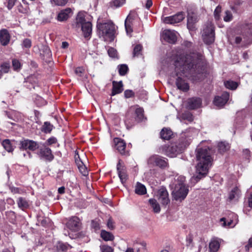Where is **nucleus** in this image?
<instances>
[{"label": "nucleus", "mask_w": 252, "mask_h": 252, "mask_svg": "<svg viewBox=\"0 0 252 252\" xmlns=\"http://www.w3.org/2000/svg\"><path fill=\"white\" fill-rule=\"evenodd\" d=\"M175 72L177 77L175 84L177 88L183 92H187L189 86L184 79L193 76L199 59L195 54L177 55L174 59Z\"/></svg>", "instance_id": "obj_1"}, {"label": "nucleus", "mask_w": 252, "mask_h": 252, "mask_svg": "<svg viewBox=\"0 0 252 252\" xmlns=\"http://www.w3.org/2000/svg\"><path fill=\"white\" fill-rule=\"evenodd\" d=\"M212 154V151L209 148H199L197 150L196 157L197 163L195 166L196 175L193 176L196 182L207 175L213 161Z\"/></svg>", "instance_id": "obj_2"}, {"label": "nucleus", "mask_w": 252, "mask_h": 252, "mask_svg": "<svg viewBox=\"0 0 252 252\" xmlns=\"http://www.w3.org/2000/svg\"><path fill=\"white\" fill-rule=\"evenodd\" d=\"M186 178L182 175H176L172 185V195L174 200L182 202L187 197L189 190L185 184Z\"/></svg>", "instance_id": "obj_3"}, {"label": "nucleus", "mask_w": 252, "mask_h": 252, "mask_svg": "<svg viewBox=\"0 0 252 252\" xmlns=\"http://www.w3.org/2000/svg\"><path fill=\"white\" fill-rule=\"evenodd\" d=\"M189 142L184 143L181 139L179 142L171 143L169 145L162 146L160 150L161 153L170 158H174L183 152Z\"/></svg>", "instance_id": "obj_4"}, {"label": "nucleus", "mask_w": 252, "mask_h": 252, "mask_svg": "<svg viewBox=\"0 0 252 252\" xmlns=\"http://www.w3.org/2000/svg\"><path fill=\"white\" fill-rule=\"evenodd\" d=\"M97 28L99 35L104 40H113L114 39L117 27L112 22L98 23Z\"/></svg>", "instance_id": "obj_5"}, {"label": "nucleus", "mask_w": 252, "mask_h": 252, "mask_svg": "<svg viewBox=\"0 0 252 252\" xmlns=\"http://www.w3.org/2000/svg\"><path fill=\"white\" fill-rule=\"evenodd\" d=\"M76 27H81L84 36L85 38L89 37L92 32V25L90 22H87L85 18V14L82 12H79L76 18Z\"/></svg>", "instance_id": "obj_6"}, {"label": "nucleus", "mask_w": 252, "mask_h": 252, "mask_svg": "<svg viewBox=\"0 0 252 252\" xmlns=\"http://www.w3.org/2000/svg\"><path fill=\"white\" fill-rule=\"evenodd\" d=\"M202 38L207 44H211L215 41V28L211 22H208L203 29Z\"/></svg>", "instance_id": "obj_7"}, {"label": "nucleus", "mask_w": 252, "mask_h": 252, "mask_svg": "<svg viewBox=\"0 0 252 252\" xmlns=\"http://www.w3.org/2000/svg\"><path fill=\"white\" fill-rule=\"evenodd\" d=\"M147 163L151 166H157L162 169L168 166V159L157 155L150 157L147 160Z\"/></svg>", "instance_id": "obj_8"}, {"label": "nucleus", "mask_w": 252, "mask_h": 252, "mask_svg": "<svg viewBox=\"0 0 252 252\" xmlns=\"http://www.w3.org/2000/svg\"><path fill=\"white\" fill-rule=\"evenodd\" d=\"M39 151L37 155L41 159L51 161L54 158L52 150L46 146L43 145L42 147L39 146Z\"/></svg>", "instance_id": "obj_9"}, {"label": "nucleus", "mask_w": 252, "mask_h": 252, "mask_svg": "<svg viewBox=\"0 0 252 252\" xmlns=\"http://www.w3.org/2000/svg\"><path fill=\"white\" fill-rule=\"evenodd\" d=\"M220 221L222 222L223 226L233 227L238 222V216L236 214L230 212L227 218H222Z\"/></svg>", "instance_id": "obj_10"}, {"label": "nucleus", "mask_w": 252, "mask_h": 252, "mask_svg": "<svg viewBox=\"0 0 252 252\" xmlns=\"http://www.w3.org/2000/svg\"><path fill=\"white\" fill-rule=\"evenodd\" d=\"M20 150H29L34 151L39 148L38 144L33 140L24 139L20 142Z\"/></svg>", "instance_id": "obj_11"}, {"label": "nucleus", "mask_w": 252, "mask_h": 252, "mask_svg": "<svg viewBox=\"0 0 252 252\" xmlns=\"http://www.w3.org/2000/svg\"><path fill=\"white\" fill-rule=\"evenodd\" d=\"M177 32L173 30H165L162 32V37L167 42L174 44L177 41Z\"/></svg>", "instance_id": "obj_12"}, {"label": "nucleus", "mask_w": 252, "mask_h": 252, "mask_svg": "<svg viewBox=\"0 0 252 252\" xmlns=\"http://www.w3.org/2000/svg\"><path fill=\"white\" fill-rule=\"evenodd\" d=\"M184 18V13L180 12L174 15L165 17L163 22L167 24H174L181 22Z\"/></svg>", "instance_id": "obj_13"}, {"label": "nucleus", "mask_w": 252, "mask_h": 252, "mask_svg": "<svg viewBox=\"0 0 252 252\" xmlns=\"http://www.w3.org/2000/svg\"><path fill=\"white\" fill-rule=\"evenodd\" d=\"M158 201L163 205H166L170 202L168 192L166 189L164 187H161L158 191Z\"/></svg>", "instance_id": "obj_14"}, {"label": "nucleus", "mask_w": 252, "mask_h": 252, "mask_svg": "<svg viewBox=\"0 0 252 252\" xmlns=\"http://www.w3.org/2000/svg\"><path fill=\"white\" fill-rule=\"evenodd\" d=\"M117 170L121 182L124 184L127 180L126 167L122 160L119 159L117 164Z\"/></svg>", "instance_id": "obj_15"}, {"label": "nucleus", "mask_w": 252, "mask_h": 252, "mask_svg": "<svg viewBox=\"0 0 252 252\" xmlns=\"http://www.w3.org/2000/svg\"><path fill=\"white\" fill-rule=\"evenodd\" d=\"M241 196V191L240 189L237 187H235L229 192L227 201L230 202H236Z\"/></svg>", "instance_id": "obj_16"}, {"label": "nucleus", "mask_w": 252, "mask_h": 252, "mask_svg": "<svg viewBox=\"0 0 252 252\" xmlns=\"http://www.w3.org/2000/svg\"><path fill=\"white\" fill-rule=\"evenodd\" d=\"M229 94L224 92L220 96H216L214 100V104L218 107H222L227 102L229 99Z\"/></svg>", "instance_id": "obj_17"}, {"label": "nucleus", "mask_w": 252, "mask_h": 252, "mask_svg": "<svg viewBox=\"0 0 252 252\" xmlns=\"http://www.w3.org/2000/svg\"><path fill=\"white\" fill-rule=\"evenodd\" d=\"M198 17L194 13L189 14L188 16L187 27L189 31H194L196 29V24Z\"/></svg>", "instance_id": "obj_18"}, {"label": "nucleus", "mask_w": 252, "mask_h": 252, "mask_svg": "<svg viewBox=\"0 0 252 252\" xmlns=\"http://www.w3.org/2000/svg\"><path fill=\"white\" fill-rule=\"evenodd\" d=\"M202 100L199 97H192L188 99L187 107L189 109H195L200 107Z\"/></svg>", "instance_id": "obj_19"}, {"label": "nucleus", "mask_w": 252, "mask_h": 252, "mask_svg": "<svg viewBox=\"0 0 252 252\" xmlns=\"http://www.w3.org/2000/svg\"><path fill=\"white\" fill-rule=\"evenodd\" d=\"M66 226L72 231H77L80 226L79 219L76 217H72L67 222Z\"/></svg>", "instance_id": "obj_20"}, {"label": "nucleus", "mask_w": 252, "mask_h": 252, "mask_svg": "<svg viewBox=\"0 0 252 252\" xmlns=\"http://www.w3.org/2000/svg\"><path fill=\"white\" fill-rule=\"evenodd\" d=\"M114 142L115 143L116 148L118 151V152L122 155H126V143L124 140L117 138L114 139Z\"/></svg>", "instance_id": "obj_21"}, {"label": "nucleus", "mask_w": 252, "mask_h": 252, "mask_svg": "<svg viewBox=\"0 0 252 252\" xmlns=\"http://www.w3.org/2000/svg\"><path fill=\"white\" fill-rule=\"evenodd\" d=\"M134 19V16L129 14L125 20V26L127 34H130L133 32L132 25L133 24Z\"/></svg>", "instance_id": "obj_22"}, {"label": "nucleus", "mask_w": 252, "mask_h": 252, "mask_svg": "<svg viewBox=\"0 0 252 252\" xmlns=\"http://www.w3.org/2000/svg\"><path fill=\"white\" fill-rule=\"evenodd\" d=\"M10 34L6 29L0 31V42L3 46L7 45L10 41Z\"/></svg>", "instance_id": "obj_23"}, {"label": "nucleus", "mask_w": 252, "mask_h": 252, "mask_svg": "<svg viewBox=\"0 0 252 252\" xmlns=\"http://www.w3.org/2000/svg\"><path fill=\"white\" fill-rule=\"evenodd\" d=\"M221 240L215 238L211 239L209 243V248L210 252H217L220 247Z\"/></svg>", "instance_id": "obj_24"}, {"label": "nucleus", "mask_w": 252, "mask_h": 252, "mask_svg": "<svg viewBox=\"0 0 252 252\" xmlns=\"http://www.w3.org/2000/svg\"><path fill=\"white\" fill-rule=\"evenodd\" d=\"M135 111V113L136 114L135 120L137 122H140L143 120L144 119V110L142 108L138 107L136 109L133 106H132L130 108L129 112L130 111Z\"/></svg>", "instance_id": "obj_25"}, {"label": "nucleus", "mask_w": 252, "mask_h": 252, "mask_svg": "<svg viewBox=\"0 0 252 252\" xmlns=\"http://www.w3.org/2000/svg\"><path fill=\"white\" fill-rule=\"evenodd\" d=\"M71 12V9L69 8H67L64 10H62L58 15L57 19L60 22L66 21L69 17V14Z\"/></svg>", "instance_id": "obj_26"}, {"label": "nucleus", "mask_w": 252, "mask_h": 252, "mask_svg": "<svg viewBox=\"0 0 252 252\" xmlns=\"http://www.w3.org/2000/svg\"><path fill=\"white\" fill-rule=\"evenodd\" d=\"M113 84V89L112 95H114L116 94H120L123 91V85L122 81H120L117 82L116 81H114L112 83Z\"/></svg>", "instance_id": "obj_27"}, {"label": "nucleus", "mask_w": 252, "mask_h": 252, "mask_svg": "<svg viewBox=\"0 0 252 252\" xmlns=\"http://www.w3.org/2000/svg\"><path fill=\"white\" fill-rule=\"evenodd\" d=\"M173 135V132L168 128H163L160 131V138L164 140H168L170 139Z\"/></svg>", "instance_id": "obj_28"}, {"label": "nucleus", "mask_w": 252, "mask_h": 252, "mask_svg": "<svg viewBox=\"0 0 252 252\" xmlns=\"http://www.w3.org/2000/svg\"><path fill=\"white\" fill-rule=\"evenodd\" d=\"M135 192L137 194L142 195L147 193L145 186L140 182H137L135 187Z\"/></svg>", "instance_id": "obj_29"}, {"label": "nucleus", "mask_w": 252, "mask_h": 252, "mask_svg": "<svg viewBox=\"0 0 252 252\" xmlns=\"http://www.w3.org/2000/svg\"><path fill=\"white\" fill-rule=\"evenodd\" d=\"M17 203L19 208L22 210L28 208L29 206V202L25 198L20 197L17 200Z\"/></svg>", "instance_id": "obj_30"}, {"label": "nucleus", "mask_w": 252, "mask_h": 252, "mask_svg": "<svg viewBox=\"0 0 252 252\" xmlns=\"http://www.w3.org/2000/svg\"><path fill=\"white\" fill-rule=\"evenodd\" d=\"M218 148L220 153H224L229 149L230 146L228 143L220 142L218 143Z\"/></svg>", "instance_id": "obj_31"}, {"label": "nucleus", "mask_w": 252, "mask_h": 252, "mask_svg": "<svg viewBox=\"0 0 252 252\" xmlns=\"http://www.w3.org/2000/svg\"><path fill=\"white\" fill-rule=\"evenodd\" d=\"M100 235L101 238L105 241H112L114 239V236L111 233L104 230L101 231Z\"/></svg>", "instance_id": "obj_32"}, {"label": "nucleus", "mask_w": 252, "mask_h": 252, "mask_svg": "<svg viewBox=\"0 0 252 252\" xmlns=\"http://www.w3.org/2000/svg\"><path fill=\"white\" fill-rule=\"evenodd\" d=\"M149 203L153 209L155 213H159L160 211V208L157 201L155 199H150Z\"/></svg>", "instance_id": "obj_33"}, {"label": "nucleus", "mask_w": 252, "mask_h": 252, "mask_svg": "<svg viewBox=\"0 0 252 252\" xmlns=\"http://www.w3.org/2000/svg\"><path fill=\"white\" fill-rule=\"evenodd\" d=\"M69 246L67 244H64L61 242H59L56 244L55 247H56L57 252H64L68 249Z\"/></svg>", "instance_id": "obj_34"}, {"label": "nucleus", "mask_w": 252, "mask_h": 252, "mask_svg": "<svg viewBox=\"0 0 252 252\" xmlns=\"http://www.w3.org/2000/svg\"><path fill=\"white\" fill-rule=\"evenodd\" d=\"M78 168L80 173L84 176L88 175V171L86 166L83 164L82 162L77 163Z\"/></svg>", "instance_id": "obj_35"}, {"label": "nucleus", "mask_w": 252, "mask_h": 252, "mask_svg": "<svg viewBox=\"0 0 252 252\" xmlns=\"http://www.w3.org/2000/svg\"><path fill=\"white\" fill-rule=\"evenodd\" d=\"M224 84L226 88L230 90H235L238 87L237 83L231 80L225 82Z\"/></svg>", "instance_id": "obj_36"}, {"label": "nucleus", "mask_w": 252, "mask_h": 252, "mask_svg": "<svg viewBox=\"0 0 252 252\" xmlns=\"http://www.w3.org/2000/svg\"><path fill=\"white\" fill-rule=\"evenodd\" d=\"M2 145L7 152H10L13 150V148L9 139H5L2 142Z\"/></svg>", "instance_id": "obj_37"}, {"label": "nucleus", "mask_w": 252, "mask_h": 252, "mask_svg": "<svg viewBox=\"0 0 252 252\" xmlns=\"http://www.w3.org/2000/svg\"><path fill=\"white\" fill-rule=\"evenodd\" d=\"M142 46L140 44L136 45L133 49V57H138L142 54Z\"/></svg>", "instance_id": "obj_38"}, {"label": "nucleus", "mask_w": 252, "mask_h": 252, "mask_svg": "<svg viewBox=\"0 0 252 252\" xmlns=\"http://www.w3.org/2000/svg\"><path fill=\"white\" fill-rule=\"evenodd\" d=\"M119 74L121 76L125 75L128 70V66L125 64H121L118 66Z\"/></svg>", "instance_id": "obj_39"}, {"label": "nucleus", "mask_w": 252, "mask_h": 252, "mask_svg": "<svg viewBox=\"0 0 252 252\" xmlns=\"http://www.w3.org/2000/svg\"><path fill=\"white\" fill-rule=\"evenodd\" d=\"M0 71L2 74L3 73H7L10 69V64L9 63H4L0 65Z\"/></svg>", "instance_id": "obj_40"}, {"label": "nucleus", "mask_w": 252, "mask_h": 252, "mask_svg": "<svg viewBox=\"0 0 252 252\" xmlns=\"http://www.w3.org/2000/svg\"><path fill=\"white\" fill-rule=\"evenodd\" d=\"M53 129V126L48 122L44 123L42 131L45 133H50Z\"/></svg>", "instance_id": "obj_41"}, {"label": "nucleus", "mask_w": 252, "mask_h": 252, "mask_svg": "<svg viewBox=\"0 0 252 252\" xmlns=\"http://www.w3.org/2000/svg\"><path fill=\"white\" fill-rule=\"evenodd\" d=\"M21 63L19 60L17 59H13L12 60V67L14 70L19 71L21 68Z\"/></svg>", "instance_id": "obj_42"}, {"label": "nucleus", "mask_w": 252, "mask_h": 252, "mask_svg": "<svg viewBox=\"0 0 252 252\" xmlns=\"http://www.w3.org/2000/svg\"><path fill=\"white\" fill-rule=\"evenodd\" d=\"M125 2V0H113L111 5L115 7H118L122 6Z\"/></svg>", "instance_id": "obj_43"}, {"label": "nucleus", "mask_w": 252, "mask_h": 252, "mask_svg": "<svg viewBox=\"0 0 252 252\" xmlns=\"http://www.w3.org/2000/svg\"><path fill=\"white\" fill-rule=\"evenodd\" d=\"M138 247L136 248L137 252H146V244L144 242L138 244Z\"/></svg>", "instance_id": "obj_44"}, {"label": "nucleus", "mask_w": 252, "mask_h": 252, "mask_svg": "<svg viewBox=\"0 0 252 252\" xmlns=\"http://www.w3.org/2000/svg\"><path fill=\"white\" fill-rule=\"evenodd\" d=\"M75 73L79 77H82L84 74L85 69L81 67H78L75 69Z\"/></svg>", "instance_id": "obj_45"}, {"label": "nucleus", "mask_w": 252, "mask_h": 252, "mask_svg": "<svg viewBox=\"0 0 252 252\" xmlns=\"http://www.w3.org/2000/svg\"><path fill=\"white\" fill-rule=\"evenodd\" d=\"M183 118L189 122H192L193 120L192 115L189 112H186L183 114Z\"/></svg>", "instance_id": "obj_46"}, {"label": "nucleus", "mask_w": 252, "mask_h": 252, "mask_svg": "<svg viewBox=\"0 0 252 252\" xmlns=\"http://www.w3.org/2000/svg\"><path fill=\"white\" fill-rule=\"evenodd\" d=\"M108 54L111 58H116L117 56V52L116 49L113 48H110L108 50Z\"/></svg>", "instance_id": "obj_47"}, {"label": "nucleus", "mask_w": 252, "mask_h": 252, "mask_svg": "<svg viewBox=\"0 0 252 252\" xmlns=\"http://www.w3.org/2000/svg\"><path fill=\"white\" fill-rule=\"evenodd\" d=\"M31 45H32V42L30 39L26 38L23 40V43H22L23 47L26 48H29L31 47Z\"/></svg>", "instance_id": "obj_48"}, {"label": "nucleus", "mask_w": 252, "mask_h": 252, "mask_svg": "<svg viewBox=\"0 0 252 252\" xmlns=\"http://www.w3.org/2000/svg\"><path fill=\"white\" fill-rule=\"evenodd\" d=\"M225 15L223 17V20L225 22H229L232 20V15L230 11H226L225 13Z\"/></svg>", "instance_id": "obj_49"}, {"label": "nucleus", "mask_w": 252, "mask_h": 252, "mask_svg": "<svg viewBox=\"0 0 252 252\" xmlns=\"http://www.w3.org/2000/svg\"><path fill=\"white\" fill-rule=\"evenodd\" d=\"M102 252H113V249L110 246L103 245L100 247Z\"/></svg>", "instance_id": "obj_50"}, {"label": "nucleus", "mask_w": 252, "mask_h": 252, "mask_svg": "<svg viewBox=\"0 0 252 252\" xmlns=\"http://www.w3.org/2000/svg\"><path fill=\"white\" fill-rule=\"evenodd\" d=\"M124 95L126 98H128L133 96L134 93L132 90H127L125 91Z\"/></svg>", "instance_id": "obj_51"}, {"label": "nucleus", "mask_w": 252, "mask_h": 252, "mask_svg": "<svg viewBox=\"0 0 252 252\" xmlns=\"http://www.w3.org/2000/svg\"><path fill=\"white\" fill-rule=\"evenodd\" d=\"M107 225L108 228L110 230H113L115 228L114 222L111 218L108 219L107 222Z\"/></svg>", "instance_id": "obj_52"}, {"label": "nucleus", "mask_w": 252, "mask_h": 252, "mask_svg": "<svg viewBox=\"0 0 252 252\" xmlns=\"http://www.w3.org/2000/svg\"><path fill=\"white\" fill-rule=\"evenodd\" d=\"M55 3L59 6L64 5L66 3L67 0H53Z\"/></svg>", "instance_id": "obj_53"}, {"label": "nucleus", "mask_w": 252, "mask_h": 252, "mask_svg": "<svg viewBox=\"0 0 252 252\" xmlns=\"http://www.w3.org/2000/svg\"><path fill=\"white\" fill-rule=\"evenodd\" d=\"M252 247V237L250 238L249 240L248 243L245 247V251L248 252L250 248Z\"/></svg>", "instance_id": "obj_54"}, {"label": "nucleus", "mask_w": 252, "mask_h": 252, "mask_svg": "<svg viewBox=\"0 0 252 252\" xmlns=\"http://www.w3.org/2000/svg\"><path fill=\"white\" fill-rule=\"evenodd\" d=\"M221 11V8L219 6L216 7L214 11L215 17L216 19L219 18V14Z\"/></svg>", "instance_id": "obj_55"}, {"label": "nucleus", "mask_w": 252, "mask_h": 252, "mask_svg": "<svg viewBox=\"0 0 252 252\" xmlns=\"http://www.w3.org/2000/svg\"><path fill=\"white\" fill-rule=\"evenodd\" d=\"M57 142V140L55 137H52L49 138L47 141V144L49 145H52L53 144H55Z\"/></svg>", "instance_id": "obj_56"}, {"label": "nucleus", "mask_w": 252, "mask_h": 252, "mask_svg": "<svg viewBox=\"0 0 252 252\" xmlns=\"http://www.w3.org/2000/svg\"><path fill=\"white\" fill-rule=\"evenodd\" d=\"M18 10L19 11V12L22 13H25L28 12L27 8H24L21 4H20L18 6Z\"/></svg>", "instance_id": "obj_57"}, {"label": "nucleus", "mask_w": 252, "mask_h": 252, "mask_svg": "<svg viewBox=\"0 0 252 252\" xmlns=\"http://www.w3.org/2000/svg\"><path fill=\"white\" fill-rule=\"evenodd\" d=\"M16 0H8L7 7L9 9H11L14 5Z\"/></svg>", "instance_id": "obj_58"}, {"label": "nucleus", "mask_w": 252, "mask_h": 252, "mask_svg": "<svg viewBox=\"0 0 252 252\" xmlns=\"http://www.w3.org/2000/svg\"><path fill=\"white\" fill-rule=\"evenodd\" d=\"M247 203H248L249 207L252 208V193H251L250 196L248 198Z\"/></svg>", "instance_id": "obj_59"}, {"label": "nucleus", "mask_w": 252, "mask_h": 252, "mask_svg": "<svg viewBox=\"0 0 252 252\" xmlns=\"http://www.w3.org/2000/svg\"><path fill=\"white\" fill-rule=\"evenodd\" d=\"M152 4L153 2L152 0H147L145 6L147 9H149L152 6Z\"/></svg>", "instance_id": "obj_60"}, {"label": "nucleus", "mask_w": 252, "mask_h": 252, "mask_svg": "<svg viewBox=\"0 0 252 252\" xmlns=\"http://www.w3.org/2000/svg\"><path fill=\"white\" fill-rule=\"evenodd\" d=\"M65 188L64 187H61L58 189V192L60 194H63L64 193Z\"/></svg>", "instance_id": "obj_61"}, {"label": "nucleus", "mask_w": 252, "mask_h": 252, "mask_svg": "<svg viewBox=\"0 0 252 252\" xmlns=\"http://www.w3.org/2000/svg\"><path fill=\"white\" fill-rule=\"evenodd\" d=\"M241 41H242V38L240 37L237 36L235 38V43H236L239 44L241 42Z\"/></svg>", "instance_id": "obj_62"}, {"label": "nucleus", "mask_w": 252, "mask_h": 252, "mask_svg": "<svg viewBox=\"0 0 252 252\" xmlns=\"http://www.w3.org/2000/svg\"><path fill=\"white\" fill-rule=\"evenodd\" d=\"M68 43L67 42H63L62 47L63 48H66L68 47Z\"/></svg>", "instance_id": "obj_63"}, {"label": "nucleus", "mask_w": 252, "mask_h": 252, "mask_svg": "<svg viewBox=\"0 0 252 252\" xmlns=\"http://www.w3.org/2000/svg\"><path fill=\"white\" fill-rule=\"evenodd\" d=\"M125 252H134L133 249L131 248H127Z\"/></svg>", "instance_id": "obj_64"}]
</instances>
